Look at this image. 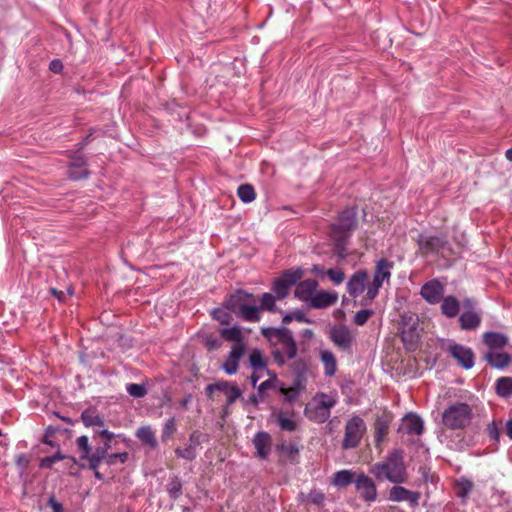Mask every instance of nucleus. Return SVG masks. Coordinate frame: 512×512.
I'll list each match as a JSON object with an SVG mask.
<instances>
[{
    "instance_id": "obj_1",
    "label": "nucleus",
    "mask_w": 512,
    "mask_h": 512,
    "mask_svg": "<svg viewBox=\"0 0 512 512\" xmlns=\"http://www.w3.org/2000/svg\"><path fill=\"white\" fill-rule=\"evenodd\" d=\"M257 298L243 289H237L225 297L223 306L246 322H259L261 319Z\"/></svg>"
},
{
    "instance_id": "obj_2",
    "label": "nucleus",
    "mask_w": 512,
    "mask_h": 512,
    "mask_svg": "<svg viewBox=\"0 0 512 512\" xmlns=\"http://www.w3.org/2000/svg\"><path fill=\"white\" fill-rule=\"evenodd\" d=\"M371 473L379 481L388 480L394 484H402L407 480V468L404 463V451L393 449L384 461L371 467Z\"/></svg>"
},
{
    "instance_id": "obj_3",
    "label": "nucleus",
    "mask_w": 512,
    "mask_h": 512,
    "mask_svg": "<svg viewBox=\"0 0 512 512\" xmlns=\"http://www.w3.org/2000/svg\"><path fill=\"white\" fill-rule=\"evenodd\" d=\"M417 245L422 255H436L450 258L460 253L459 247L455 249L444 234L421 233L417 238Z\"/></svg>"
},
{
    "instance_id": "obj_4",
    "label": "nucleus",
    "mask_w": 512,
    "mask_h": 512,
    "mask_svg": "<svg viewBox=\"0 0 512 512\" xmlns=\"http://www.w3.org/2000/svg\"><path fill=\"white\" fill-rule=\"evenodd\" d=\"M473 418L470 405L463 402H455L447 406L442 413V423L450 430H463L468 427Z\"/></svg>"
},
{
    "instance_id": "obj_5",
    "label": "nucleus",
    "mask_w": 512,
    "mask_h": 512,
    "mask_svg": "<svg viewBox=\"0 0 512 512\" xmlns=\"http://www.w3.org/2000/svg\"><path fill=\"white\" fill-rule=\"evenodd\" d=\"M97 437L101 438V442H98L94 447L93 455H91L90 465L86 466L88 469L99 468L103 459L109 453V450L113 448V441L116 438L122 437V435H116L113 432L105 429H95V435L92 436L93 440L96 441Z\"/></svg>"
},
{
    "instance_id": "obj_6",
    "label": "nucleus",
    "mask_w": 512,
    "mask_h": 512,
    "mask_svg": "<svg viewBox=\"0 0 512 512\" xmlns=\"http://www.w3.org/2000/svg\"><path fill=\"white\" fill-rule=\"evenodd\" d=\"M357 226V210L355 207L345 208L339 213L336 222L330 225V236L350 238Z\"/></svg>"
},
{
    "instance_id": "obj_7",
    "label": "nucleus",
    "mask_w": 512,
    "mask_h": 512,
    "mask_svg": "<svg viewBox=\"0 0 512 512\" xmlns=\"http://www.w3.org/2000/svg\"><path fill=\"white\" fill-rule=\"evenodd\" d=\"M367 430L365 421L360 416H352L345 424L342 449L350 450L359 446Z\"/></svg>"
},
{
    "instance_id": "obj_8",
    "label": "nucleus",
    "mask_w": 512,
    "mask_h": 512,
    "mask_svg": "<svg viewBox=\"0 0 512 512\" xmlns=\"http://www.w3.org/2000/svg\"><path fill=\"white\" fill-rule=\"evenodd\" d=\"M304 276V270L301 267H293L285 270L280 277L276 278L272 284L271 290L278 300L286 298L289 290Z\"/></svg>"
},
{
    "instance_id": "obj_9",
    "label": "nucleus",
    "mask_w": 512,
    "mask_h": 512,
    "mask_svg": "<svg viewBox=\"0 0 512 512\" xmlns=\"http://www.w3.org/2000/svg\"><path fill=\"white\" fill-rule=\"evenodd\" d=\"M209 439V434L194 430L189 434L188 443L184 447H177L175 449V455L186 461H193L198 455L197 448L202 443L208 442Z\"/></svg>"
},
{
    "instance_id": "obj_10",
    "label": "nucleus",
    "mask_w": 512,
    "mask_h": 512,
    "mask_svg": "<svg viewBox=\"0 0 512 512\" xmlns=\"http://www.w3.org/2000/svg\"><path fill=\"white\" fill-rule=\"evenodd\" d=\"M215 391L222 392L227 396V405H232L242 395L240 388L228 381H218L207 385L205 388V393L209 398L212 397Z\"/></svg>"
},
{
    "instance_id": "obj_11",
    "label": "nucleus",
    "mask_w": 512,
    "mask_h": 512,
    "mask_svg": "<svg viewBox=\"0 0 512 512\" xmlns=\"http://www.w3.org/2000/svg\"><path fill=\"white\" fill-rule=\"evenodd\" d=\"M444 285L438 279H431L424 283L420 290L421 297L429 304L436 305L444 297Z\"/></svg>"
},
{
    "instance_id": "obj_12",
    "label": "nucleus",
    "mask_w": 512,
    "mask_h": 512,
    "mask_svg": "<svg viewBox=\"0 0 512 512\" xmlns=\"http://www.w3.org/2000/svg\"><path fill=\"white\" fill-rule=\"evenodd\" d=\"M331 341L341 350L350 352L354 336L345 325L334 326L330 329Z\"/></svg>"
},
{
    "instance_id": "obj_13",
    "label": "nucleus",
    "mask_w": 512,
    "mask_h": 512,
    "mask_svg": "<svg viewBox=\"0 0 512 512\" xmlns=\"http://www.w3.org/2000/svg\"><path fill=\"white\" fill-rule=\"evenodd\" d=\"M355 489L366 502H374L377 498V488L374 481L364 473L358 474Z\"/></svg>"
},
{
    "instance_id": "obj_14",
    "label": "nucleus",
    "mask_w": 512,
    "mask_h": 512,
    "mask_svg": "<svg viewBox=\"0 0 512 512\" xmlns=\"http://www.w3.org/2000/svg\"><path fill=\"white\" fill-rule=\"evenodd\" d=\"M68 176L70 179L75 181L87 179L89 177L87 161L83 155L75 153L70 157Z\"/></svg>"
},
{
    "instance_id": "obj_15",
    "label": "nucleus",
    "mask_w": 512,
    "mask_h": 512,
    "mask_svg": "<svg viewBox=\"0 0 512 512\" xmlns=\"http://www.w3.org/2000/svg\"><path fill=\"white\" fill-rule=\"evenodd\" d=\"M367 280L368 272L362 269L357 270L350 276L346 283L348 294L353 298L360 296L366 289Z\"/></svg>"
},
{
    "instance_id": "obj_16",
    "label": "nucleus",
    "mask_w": 512,
    "mask_h": 512,
    "mask_svg": "<svg viewBox=\"0 0 512 512\" xmlns=\"http://www.w3.org/2000/svg\"><path fill=\"white\" fill-rule=\"evenodd\" d=\"M281 345L282 348L274 346L271 352L273 360L278 366H284L288 360L295 359L298 351L295 339L292 340V344L286 342Z\"/></svg>"
},
{
    "instance_id": "obj_17",
    "label": "nucleus",
    "mask_w": 512,
    "mask_h": 512,
    "mask_svg": "<svg viewBox=\"0 0 512 512\" xmlns=\"http://www.w3.org/2000/svg\"><path fill=\"white\" fill-rule=\"evenodd\" d=\"M449 353L465 369H470L474 365V353L468 347L454 343L449 346Z\"/></svg>"
},
{
    "instance_id": "obj_18",
    "label": "nucleus",
    "mask_w": 512,
    "mask_h": 512,
    "mask_svg": "<svg viewBox=\"0 0 512 512\" xmlns=\"http://www.w3.org/2000/svg\"><path fill=\"white\" fill-rule=\"evenodd\" d=\"M245 353V345L233 344L231 350L222 364V369L228 375H234L239 368V361Z\"/></svg>"
},
{
    "instance_id": "obj_19",
    "label": "nucleus",
    "mask_w": 512,
    "mask_h": 512,
    "mask_svg": "<svg viewBox=\"0 0 512 512\" xmlns=\"http://www.w3.org/2000/svg\"><path fill=\"white\" fill-rule=\"evenodd\" d=\"M319 283L316 279L309 278L302 281H298L295 286L294 297L298 300L308 302L311 300L315 291L317 290Z\"/></svg>"
},
{
    "instance_id": "obj_20",
    "label": "nucleus",
    "mask_w": 512,
    "mask_h": 512,
    "mask_svg": "<svg viewBox=\"0 0 512 512\" xmlns=\"http://www.w3.org/2000/svg\"><path fill=\"white\" fill-rule=\"evenodd\" d=\"M338 300V294L330 291H315L311 300L308 302V306L314 309H324L331 307L336 304Z\"/></svg>"
},
{
    "instance_id": "obj_21",
    "label": "nucleus",
    "mask_w": 512,
    "mask_h": 512,
    "mask_svg": "<svg viewBox=\"0 0 512 512\" xmlns=\"http://www.w3.org/2000/svg\"><path fill=\"white\" fill-rule=\"evenodd\" d=\"M398 431H403L408 435H421L424 431V422L419 415L409 413L403 417Z\"/></svg>"
},
{
    "instance_id": "obj_22",
    "label": "nucleus",
    "mask_w": 512,
    "mask_h": 512,
    "mask_svg": "<svg viewBox=\"0 0 512 512\" xmlns=\"http://www.w3.org/2000/svg\"><path fill=\"white\" fill-rule=\"evenodd\" d=\"M482 342L488 347V351H497L507 346L509 339L504 333L486 331L482 334Z\"/></svg>"
},
{
    "instance_id": "obj_23",
    "label": "nucleus",
    "mask_w": 512,
    "mask_h": 512,
    "mask_svg": "<svg viewBox=\"0 0 512 512\" xmlns=\"http://www.w3.org/2000/svg\"><path fill=\"white\" fill-rule=\"evenodd\" d=\"M484 359L492 368L496 369H504L512 362V356L502 350L487 351L484 354Z\"/></svg>"
},
{
    "instance_id": "obj_24",
    "label": "nucleus",
    "mask_w": 512,
    "mask_h": 512,
    "mask_svg": "<svg viewBox=\"0 0 512 512\" xmlns=\"http://www.w3.org/2000/svg\"><path fill=\"white\" fill-rule=\"evenodd\" d=\"M271 436L266 431H259L253 438V444L260 459H266L270 453Z\"/></svg>"
},
{
    "instance_id": "obj_25",
    "label": "nucleus",
    "mask_w": 512,
    "mask_h": 512,
    "mask_svg": "<svg viewBox=\"0 0 512 512\" xmlns=\"http://www.w3.org/2000/svg\"><path fill=\"white\" fill-rule=\"evenodd\" d=\"M393 266L394 263L385 258L378 260L375 266L373 282L383 285L385 281H389Z\"/></svg>"
},
{
    "instance_id": "obj_26",
    "label": "nucleus",
    "mask_w": 512,
    "mask_h": 512,
    "mask_svg": "<svg viewBox=\"0 0 512 512\" xmlns=\"http://www.w3.org/2000/svg\"><path fill=\"white\" fill-rule=\"evenodd\" d=\"M81 420L86 427L93 429V435H95V429H105L103 417L92 407L85 409L81 413Z\"/></svg>"
},
{
    "instance_id": "obj_27",
    "label": "nucleus",
    "mask_w": 512,
    "mask_h": 512,
    "mask_svg": "<svg viewBox=\"0 0 512 512\" xmlns=\"http://www.w3.org/2000/svg\"><path fill=\"white\" fill-rule=\"evenodd\" d=\"M440 303L441 312L447 318H454L459 314L460 302L455 296H444Z\"/></svg>"
},
{
    "instance_id": "obj_28",
    "label": "nucleus",
    "mask_w": 512,
    "mask_h": 512,
    "mask_svg": "<svg viewBox=\"0 0 512 512\" xmlns=\"http://www.w3.org/2000/svg\"><path fill=\"white\" fill-rule=\"evenodd\" d=\"M358 474L352 470H340L334 473L332 484L337 488H345L357 480Z\"/></svg>"
},
{
    "instance_id": "obj_29",
    "label": "nucleus",
    "mask_w": 512,
    "mask_h": 512,
    "mask_svg": "<svg viewBox=\"0 0 512 512\" xmlns=\"http://www.w3.org/2000/svg\"><path fill=\"white\" fill-rule=\"evenodd\" d=\"M390 418L386 415L378 416L374 424V438L377 445H379L387 436L390 426Z\"/></svg>"
},
{
    "instance_id": "obj_30",
    "label": "nucleus",
    "mask_w": 512,
    "mask_h": 512,
    "mask_svg": "<svg viewBox=\"0 0 512 512\" xmlns=\"http://www.w3.org/2000/svg\"><path fill=\"white\" fill-rule=\"evenodd\" d=\"M320 359L324 367V374L328 377L335 375L337 371L335 355L330 350H322L320 351Z\"/></svg>"
},
{
    "instance_id": "obj_31",
    "label": "nucleus",
    "mask_w": 512,
    "mask_h": 512,
    "mask_svg": "<svg viewBox=\"0 0 512 512\" xmlns=\"http://www.w3.org/2000/svg\"><path fill=\"white\" fill-rule=\"evenodd\" d=\"M219 334L224 340L228 342H234V344L245 345L244 336L239 326L221 328L219 330Z\"/></svg>"
},
{
    "instance_id": "obj_32",
    "label": "nucleus",
    "mask_w": 512,
    "mask_h": 512,
    "mask_svg": "<svg viewBox=\"0 0 512 512\" xmlns=\"http://www.w3.org/2000/svg\"><path fill=\"white\" fill-rule=\"evenodd\" d=\"M472 488H473V483L466 478H460V479L456 480L454 483V486H453L455 495L458 498H460L462 501H465L467 499Z\"/></svg>"
},
{
    "instance_id": "obj_33",
    "label": "nucleus",
    "mask_w": 512,
    "mask_h": 512,
    "mask_svg": "<svg viewBox=\"0 0 512 512\" xmlns=\"http://www.w3.org/2000/svg\"><path fill=\"white\" fill-rule=\"evenodd\" d=\"M166 491L172 500H177L183 493V484L179 476L172 475L166 485Z\"/></svg>"
},
{
    "instance_id": "obj_34",
    "label": "nucleus",
    "mask_w": 512,
    "mask_h": 512,
    "mask_svg": "<svg viewBox=\"0 0 512 512\" xmlns=\"http://www.w3.org/2000/svg\"><path fill=\"white\" fill-rule=\"evenodd\" d=\"M77 447L80 450V460L86 461L87 466L90 465L91 455H93L94 448L89 444V438L86 435H82L76 440Z\"/></svg>"
},
{
    "instance_id": "obj_35",
    "label": "nucleus",
    "mask_w": 512,
    "mask_h": 512,
    "mask_svg": "<svg viewBox=\"0 0 512 512\" xmlns=\"http://www.w3.org/2000/svg\"><path fill=\"white\" fill-rule=\"evenodd\" d=\"M495 391L502 398L512 396V377H500L496 380Z\"/></svg>"
},
{
    "instance_id": "obj_36",
    "label": "nucleus",
    "mask_w": 512,
    "mask_h": 512,
    "mask_svg": "<svg viewBox=\"0 0 512 512\" xmlns=\"http://www.w3.org/2000/svg\"><path fill=\"white\" fill-rule=\"evenodd\" d=\"M313 402L317 403L316 406L320 407V410L325 409L330 411V409L337 404V397L334 395L319 392L313 398Z\"/></svg>"
},
{
    "instance_id": "obj_37",
    "label": "nucleus",
    "mask_w": 512,
    "mask_h": 512,
    "mask_svg": "<svg viewBox=\"0 0 512 512\" xmlns=\"http://www.w3.org/2000/svg\"><path fill=\"white\" fill-rule=\"evenodd\" d=\"M136 436L145 444L150 446L151 448L157 447V441L155 438V433L150 426H142L138 428L136 432Z\"/></svg>"
},
{
    "instance_id": "obj_38",
    "label": "nucleus",
    "mask_w": 512,
    "mask_h": 512,
    "mask_svg": "<svg viewBox=\"0 0 512 512\" xmlns=\"http://www.w3.org/2000/svg\"><path fill=\"white\" fill-rule=\"evenodd\" d=\"M249 363L255 371L267 369V360L259 349H253L251 351L249 355Z\"/></svg>"
},
{
    "instance_id": "obj_39",
    "label": "nucleus",
    "mask_w": 512,
    "mask_h": 512,
    "mask_svg": "<svg viewBox=\"0 0 512 512\" xmlns=\"http://www.w3.org/2000/svg\"><path fill=\"white\" fill-rule=\"evenodd\" d=\"M459 323L464 330L475 329L479 324V317L476 313L465 312L460 316Z\"/></svg>"
},
{
    "instance_id": "obj_40",
    "label": "nucleus",
    "mask_w": 512,
    "mask_h": 512,
    "mask_svg": "<svg viewBox=\"0 0 512 512\" xmlns=\"http://www.w3.org/2000/svg\"><path fill=\"white\" fill-rule=\"evenodd\" d=\"M276 422L282 431L293 432L297 429V423L290 418H287L283 411L275 413Z\"/></svg>"
},
{
    "instance_id": "obj_41",
    "label": "nucleus",
    "mask_w": 512,
    "mask_h": 512,
    "mask_svg": "<svg viewBox=\"0 0 512 512\" xmlns=\"http://www.w3.org/2000/svg\"><path fill=\"white\" fill-rule=\"evenodd\" d=\"M334 242L333 252L338 257L339 260H344L347 257L346 245L348 243V238H343L342 236H330Z\"/></svg>"
},
{
    "instance_id": "obj_42",
    "label": "nucleus",
    "mask_w": 512,
    "mask_h": 512,
    "mask_svg": "<svg viewBox=\"0 0 512 512\" xmlns=\"http://www.w3.org/2000/svg\"><path fill=\"white\" fill-rule=\"evenodd\" d=\"M237 195L243 203H251L256 198V192L251 184H241L237 189Z\"/></svg>"
},
{
    "instance_id": "obj_43",
    "label": "nucleus",
    "mask_w": 512,
    "mask_h": 512,
    "mask_svg": "<svg viewBox=\"0 0 512 512\" xmlns=\"http://www.w3.org/2000/svg\"><path fill=\"white\" fill-rule=\"evenodd\" d=\"M232 312L228 311L223 305L222 307L214 308L211 311V317L218 321L221 325H228L232 321Z\"/></svg>"
},
{
    "instance_id": "obj_44",
    "label": "nucleus",
    "mask_w": 512,
    "mask_h": 512,
    "mask_svg": "<svg viewBox=\"0 0 512 512\" xmlns=\"http://www.w3.org/2000/svg\"><path fill=\"white\" fill-rule=\"evenodd\" d=\"M305 413L309 419L318 423H323L330 417V411L325 409L320 410L318 406H315L313 409L306 407Z\"/></svg>"
},
{
    "instance_id": "obj_45",
    "label": "nucleus",
    "mask_w": 512,
    "mask_h": 512,
    "mask_svg": "<svg viewBox=\"0 0 512 512\" xmlns=\"http://www.w3.org/2000/svg\"><path fill=\"white\" fill-rule=\"evenodd\" d=\"M291 371L294 376H304L307 377L309 367L308 362L305 358H295L293 363L291 364Z\"/></svg>"
},
{
    "instance_id": "obj_46",
    "label": "nucleus",
    "mask_w": 512,
    "mask_h": 512,
    "mask_svg": "<svg viewBox=\"0 0 512 512\" xmlns=\"http://www.w3.org/2000/svg\"><path fill=\"white\" fill-rule=\"evenodd\" d=\"M276 296L272 295L271 293L265 292L261 295L260 299V305H258V308H260V312L262 310H266L269 312H275L276 309Z\"/></svg>"
},
{
    "instance_id": "obj_47",
    "label": "nucleus",
    "mask_w": 512,
    "mask_h": 512,
    "mask_svg": "<svg viewBox=\"0 0 512 512\" xmlns=\"http://www.w3.org/2000/svg\"><path fill=\"white\" fill-rule=\"evenodd\" d=\"M409 490L399 484L393 486L389 492V500L393 502H402L406 500Z\"/></svg>"
},
{
    "instance_id": "obj_48",
    "label": "nucleus",
    "mask_w": 512,
    "mask_h": 512,
    "mask_svg": "<svg viewBox=\"0 0 512 512\" xmlns=\"http://www.w3.org/2000/svg\"><path fill=\"white\" fill-rule=\"evenodd\" d=\"M66 458L67 456L61 453L60 450H58L54 455L42 458L40 460L39 467L42 469H50L55 463L62 461Z\"/></svg>"
},
{
    "instance_id": "obj_49",
    "label": "nucleus",
    "mask_w": 512,
    "mask_h": 512,
    "mask_svg": "<svg viewBox=\"0 0 512 512\" xmlns=\"http://www.w3.org/2000/svg\"><path fill=\"white\" fill-rule=\"evenodd\" d=\"M127 393L133 398H143L147 394V388L145 384L130 383L126 386Z\"/></svg>"
},
{
    "instance_id": "obj_50",
    "label": "nucleus",
    "mask_w": 512,
    "mask_h": 512,
    "mask_svg": "<svg viewBox=\"0 0 512 512\" xmlns=\"http://www.w3.org/2000/svg\"><path fill=\"white\" fill-rule=\"evenodd\" d=\"M128 458L129 454L127 452L108 453L106 457L103 459V461L108 466H113L118 462H120L121 464L126 463Z\"/></svg>"
},
{
    "instance_id": "obj_51",
    "label": "nucleus",
    "mask_w": 512,
    "mask_h": 512,
    "mask_svg": "<svg viewBox=\"0 0 512 512\" xmlns=\"http://www.w3.org/2000/svg\"><path fill=\"white\" fill-rule=\"evenodd\" d=\"M176 431V421L174 417L167 419L164 422L161 439L166 442Z\"/></svg>"
},
{
    "instance_id": "obj_52",
    "label": "nucleus",
    "mask_w": 512,
    "mask_h": 512,
    "mask_svg": "<svg viewBox=\"0 0 512 512\" xmlns=\"http://www.w3.org/2000/svg\"><path fill=\"white\" fill-rule=\"evenodd\" d=\"M401 339L406 346L413 347L417 344L419 335L417 332L406 331V324H404L401 331Z\"/></svg>"
},
{
    "instance_id": "obj_53",
    "label": "nucleus",
    "mask_w": 512,
    "mask_h": 512,
    "mask_svg": "<svg viewBox=\"0 0 512 512\" xmlns=\"http://www.w3.org/2000/svg\"><path fill=\"white\" fill-rule=\"evenodd\" d=\"M276 338L279 344H284L286 342L292 344V340H294L293 333L290 329L286 327H278V330H275Z\"/></svg>"
},
{
    "instance_id": "obj_54",
    "label": "nucleus",
    "mask_w": 512,
    "mask_h": 512,
    "mask_svg": "<svg viewBox=\"0 0 512 512\" xmlns=\"http://www.w3.org/2000/svg\"><path fill=\"white\" fill-rule=\"evenodd\" d=\"M277 449L291 459L299 454V448L294 443H281L277 446Z\"/></svg>"
},
{
    "instance_id": "obj_55",
    "label": "nucleus",
    "mask_w": 512,
    "mask_h": 512,
    "mask_svg": "<svg viewBox=\"0 0 512 512\" xmlns=\"http://www.w3.org/2000/svg\"><path fill=\"white\" fill-rule=\"evenodd\" d=\"M15 463H16L17 468L20 471V474L22 475L27 471V469L31 463V456H29L25 453H20L16 456Z\"/></svg>"
},
{
    "instance_id": "obj_56",
    "label": "nucleus",
    "mask_w": 512,
    "mask_h": 512,
    "mask_svg": "<svg viewBox=\"0 0 512 512\" xmlns=\"http://www.w3.org/2000/svg\"><path fill=\"white\" fill-rule=\"evenodd\" d=\"M382 287V285L380 284H377L375 282L372 281L371 284H369L367 287H366V295L364 297V301L365 302H362V305H365L366 302H371L373 301L378 293H379V289Z\"/></svg>"
},
{
    "instance_id": "obj_57",
    "label": "nucleus",
    "mask_w": 512,
    "mask_h": 512,
    "mask_svg": "<svg viewBox=\"0 0 512 512\" xmlns=\"http://www.w3.org/2000/svg\"><path fill=\"white\" fill-rule=\"evenodd\" d=\"M372 314L373 310L371 309H361L355 313L354 323L358 326H363L367 323Z\"/></svg>"
},
{
    "instance_id": "obj_58",
    "label": "nucleus",
    "mask_w": 512,
    "mask_h": 512,
    "mask_svg": "<svg viewBox=\"0 0 512 512\" xmlns=\"http://www.w3.org/2000/svg\"><path fill=\"white\" fill-rule=\"evenodd\" d=\"M326 274L335 285L341 284L345 279V274L341 269L330 268Z\"/></svg>"
},
{
    "instance_id": "obj_59",
    "label": "nucleus",
    "mask_w": 512,
    "mask_h": 512,
    "mask_svg": "<svg viewBox=\"0 0 512 512\" xmlns=\"http://www.w3.org/2000/svg\"><path fill=\"white\" fill-rule=\"evenodd\" d=\"M267 373L271 376V378L263 381L258 387H257V390L259 392V394H262L264 393L265 391H267L268 389H271L274 387V384L275 382L277 381V375L276 373L274 372H270L269 370H267Z\"/></svg>"
},
{
    "instance_id": "obj_60",
    "label": "nucleus",
    "mask_w": 512,
    "mask_h": 512,
    "mask_svg": "<svg viewBox=\"0 0 512 512\" xmlns=\"http://www.w3.org/2000/svg\"><path fill=\"white\" fill-rule=\"evenodd\" d=\"M486 431L491 440H493L495 443L499 442L501 429L495 421L487 425Z\"/></svg>"
},
{
    "instance_id": "obj_61",
    "label": "nucleus",
    "mask_w": 512,
    "mask_h": 512,
    "mask_svg": "<svg viewBox=\"0 0 512 512\" xmlns=\"http://www.w3.org/2000/svg\"><path fill=\"white\" fill-rule=\"evenodd\" d=\"M204 345L209 351H214L221 347L222 342L219 338L213 335H206L204 337Z\"/></svg>"
},
{
    "instance_id": "obj_62",
    "label": "nucleus",
    "mask_w": 512,
    "mask_h": 512,
    "mask_svg": "<svg viewBox=\"0 0 512 512\" xmlns=\"http://www.w3.org/2000/svg\"><path fill=\"white\" fill-rule=\"evenodd\" d=\"M279 392L284 395L285 401L288 403H292V402L296 401L297 398L299 397V395L301 394L300 392H298L297 390H295L291 387H289V388L281 387L279 389Z\"/></svg>"
},
{
    "instance_id": "obj_63",
    "label": "nucleus",
    "mask_w": 512,
    "mask_h": 512,
    "mask_svg": "<svg viewBox=\"0 0 512 512\" xmlns=\"http://www.w3.org/2000/svg\"><path fill=\"white\" fill-rule=\"evenodd\" d=\"M307 385V377L304 376H294L291 388L297 390L298 392L302 393L306 389Z\"/></svg>"
},
{
    "instance_id": "obj_64",
    "label": "nucleus",
    "mask_w": 512,
    "mask_h": 512,
    "mask_svg": "<svg viewBox=\"0 0 512 512\" xmlns=\"http://www.w3.org/2000/svg\"><path fill=\"white\" fill-rule=\"evenodd\" d=\"M309 500L315 505H321L325 500V495L320 490L314 489L309 493Z\"/></svg>"
}]
</instances>
